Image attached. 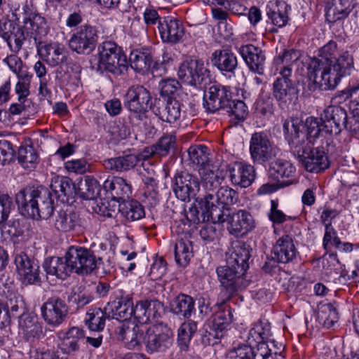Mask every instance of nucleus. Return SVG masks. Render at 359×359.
Segmentation results:
<instances>
[{
    "label": "nucleus",
    "mask_w": 359,
    "mask_h": 359,
    "mask_svg": "<svg viewBox=\"0 0 359 359\" xmlns=\"http://www.w3.org/2000/svg\"><path fill=\"white\" fill-rule=\"evenodd\" d=\"M279 74L273 83V95L280 108H288L298 100L299 81L288 67L283 69Z\"/></svg>",
    "instance_id": "1"
},
{
    "label": "nucleus",
    "mask_w": 359,
    "mask_h": 359,
    "mask_svg": "<svg viewBox=\"0 0 359 359\" xmlns=\"http://www.w3.org/2000/svg\"><path fill=\"white\" fill-rule=\"evenodd\" d=\"M245 272L228 264L217 268V274L222 287L219 294L222 304L249 285L250 281L245 277Z\"/></svg>",
    "instance_id": "2"
},
{
    "label": "nucleus",
    "mask_w": 359,
    "mask_h": 359,
    "mask_svg": "<svg viewBox=\"0 0 359 359\" xmlns=\"http://www.w3.org/2000/svg\"><path fill=\"white\" fill-rule=\"evenodd\" d=\"M98 68L114 75L124 74L128 69L126 55L120 47L111 41H105L98 46Z\"/></svg>",
    "instance_id": "3"
},
{
    "label": "nucleus",
    "mask_w": 359,
    "mask_h": 359,
    "mask_svg": "<svg viewBox=\"0 0 359 359\" xmlns=\"http://www.w3.org/2000/svg\"><path fill=\"white\" fill-rule=\"evenodd\" d=\"M307 89L310 92L334 90L338 82L332 74L331 67L323 65L320 60H311L308 67Z\"/></svg>",
    "instance_id": "4"
},
{
    "label": "nucleus",
    "mask_w": 359,
    "mask_h": 359,
    "mask_svg": "<svg viewBox=\"0 0 359 359\" xmlns=\"http://www.w3.org/2000/svg\"><path fill=\"white\" fill-rule=\"evenodd\" d=\"M172 332L163 323L150 326L144 334L143 344L147 353L164 352L172 344Z\"/></svg>",
    "instance_id": "5"
},
{
    "label": "nucleus",
    "mask_w": 359,
    "mask_h": 359,
    "mask_svg": "<svg viewBox=\"0 0 359 359\" xmlns=\"http://www.w3.org/2000/svg\"><path fill=\"white\" fill-rule=\"evenodd\" d=\"M320 116L325 133L337 135L343 128L354 133L358 130V126L352 125V121L348 120L346 109L341 106L330 105L324 109Z\"/></svg>",
    "instance_id": "6"
},
{
    "label": "nucleus",
    "mask_w": 359,
    "mask_h": 359,
    "mask_svg": "<svg viewBox=\"0 0 359 359\" xmlns=\"http://www.w3.org/2000/svg\"><path fill=\"white\" fill-rule=\"evenodd\" d=\"M177 74L183 83L196 88H203L210 80V71L198 60L184 61L179 67Z\"/></svg>",
    "instance_id": "7"
},
{
    "label": "nucleus",
    "mask_w": 359,
    "mask_h": 359,
    "mask_svg": "<svg viewBox=\"0 0 359 359\" xmlns=\"http://www.w3.org/2000/svg\"><path fill=\"white\" fill-rule=\"evenodd\" d=\"M125 107L138 120L147 118L148 108L151 105L149 91L142 86H133L128 88L125 95Z\"/></svg>",
    "instance_id": "8"
},
{
    "label": "nucleus",
    "mask_w": 359,
    "mask_h": 359,
    "mask_svg": "<svg viewBox=\"0 0 359 359\" xmlns=\"http://www.w3.org/2000/svg\"><path fill=\"white\" fill-rule=\"evenodd\" d=\"M98 32L95 26L90 24L81 25L69 41L70 49L78 54H90L96 48Z\"/></svg>",
    "instance_id": "9"
},
{
    "label": "nucleus",
    "mask_w": 359,
    "mask_h": 359,
    "mask_svg": "<svg viewBox=\"0 0 359 359\" xmlns=\"http://www.w3.org/2000/svg\"><path fill=\"white\" fill-rule=\"evenodd\" d=\"M250 154L255 163L264 164L276 156V147L270 135L264 131L256 132L250 140Z\"/></svg>",
    "instance_id": "10"
},
{
    "label": "nucleus",
    "mask_w": 359,
    "mask_h": 359,
    "mask_svg": "<svg viewBox=\"0 0 359 359\" xmlns=\"http://www.w3.org/2000/svg\"><path fill=\"white\" fill-rule=\"evenodd\" d=\"M299 149L298 154H292L306 171L318 173L329 167L327 156L323 151L313 148L308 143H304Z\"/></svg>",
    "instance_id": "11"
},
{
    "label": "nucleus",
    "mask_w": 359,
    "mask_h": 359,
    "mask_svg": "<svg viewBox=\"0 0 359 359\" xmlns=\"http://www.w3.org/2000/svg\"><path fill=\"white\" fill-rule=\"evenodd\" d=\"M66 253L72 272L79 275H87L97 267L95 256L89 249L71 246Z\"/></svg>",
    "instance_id": "12"
},
{
    "label": "nucleus",
    "mask_w": 359,
    "mask_h": 359,
    "mask_svg": "<svg viewBox=\"0 0 359 359\" xmlns=\"http://www.w3.org/2000/svg\"><path fill=\"white\" fill-rule=\"evenodd\" d=\"M232 97L233 93L229 86L214 83L204 93L203 106L206 111L210 113L228 109V104L232 102Z\"/></svg>",
    "instance_id": "13"
},
{
    "label": "nucleus",
    "mask_w": 359,
    "mask_h": 359,
    "mask_svg": "<svg viewBox=\"0 0 359 359\" xmlns=\"http://www.w3.org/2000/svg\"><path fill=\"white\" fill-rule=\"evenodd\" d=\"M41 316L49 325L56 327L62 323L68 313L65 302L58 297H51L41 307Z\"/></svg>",
    "instance_id": "14"
},
{
    "label": "nucleus",
    "mask_w": 359,
    "mask_h": 359,
    "mask_svg": "<svg viewBox=\"0 0 359 359\" xmlns=\"http://www.w3.org/2000/svg\"><path fill=\"white\" fill-rule=\"evenodd\" d=\"M198 178L187 172H180L174 177L173 191L177 198L182 201L196 196L199 191Z\"/></svg>",
    "instance_id": "15"
},
{
    "label": "nucleus",
    "mask_w": 359,
    "mask_h": 359,
    "mask_svg": "<svg viewBox=\"0 0 359 359\" xmlns=\"http://www.w3.org/2000/svg\"><path fill=\"white\" fill-rule=\"evenodd\" d=\"M158 29L163 42L175 44L181 41L184 35L182 23L172 16L163 17Z\"/></svg>",
    "instance_id": "16"
},
{
    "label": "nucleus",
    "mask_w": 359,
    "mask_h": 359,
    "mask_svg": "<svg viewBox=\"0 0 359 359\" xmlns=\"http://www.w3.org/2000/svg\"><path fill=\"white\" fill-rule=\"evenodd\" d=\"M211 201H214L213 193H208L204 199H201L198 203L201 210L202 222H205L210 219L213 224L225 222L230 217V214L226 213L229 210V208H222V205L217 206Z\"/></svg>",
    "instance_id": "17"
},
{
    "label": "nucleus",
    "mask_w": 359,
    "mask_h": 359,
    "mask_svg": "<svg viewBox=\"0 0 359 359\" xmlns=\"http://www.w3.org/2000/svg\"><path fill=\"white\" fill-rule=\"evenodd\" d=\"M255 228L252 215L245 210H239L230 215L228 229L231 235L241 237L248 234Z\"/></svg>",
    "instance_id": "18"
},
{
    "label": "nucleus",
    "mask_w": 359,
    "mask_h": 359,
    "mask_svg": "<svg viewBox=\"0 0 359 359\" xmlns=\"http://www.w3.org/2000/svg\"><path fill=\"white\" fill-rule=\"evenodd\" d=\"M301 121L297 118L289 117L283 123V131L292 153H299V147L306 143L305 137L300 130Z\"/></svg>",
    "instance_id": "19"
},
{
    "label": "nucleus",
    "mask_w": 359,
    "mask_h": 359,
    "mask_svg": "<svg viewBox=\"0 0 359 359\" xmlns=\"http://www.w3.org/2000/svg\"><path fill=\"white\" fill-rule=\"evenodd\" d=\"M239 53L250 70L258 74H263L265 68V52L261 48L252 44L243 45Z\"/></svg>",
    "instance_id": "20"
},
{
    "label": "nucleus",
    "mask_w": 359,
    "mask_h": 359,
    "mask_svg": "<svg viewBox=\"0 0 359 359\" xmlns=\"http://www.w3.org/2000/svg\"><path fill=\"white\" fill-rule=\"evenodd\" d=\"M14 262L18 274L22 277L23 283L35 284L40 281L38 263L31 260L25 253L17 254Z\"/></svg>",
    "instance_id": "21"
},
{
    "label": "nucleus",
    "mask_w": 359,
    "mask_h": 359,
    "mask_svg": "<svg viewBox=\"0 0 359 359\" xmlns=\"http://www.w3.org/2000/svg\"><path fill=\"white\" fill-rule=\"evenodd\" d=\"M36 47L41 58L52 67L57 66L67 60L66 48L57 42L45 43L39 41Z\"/></svg>",
    "instance_id": "22"
},
{
    "label": "nucleus",
    "mask_w": 359,
    "mask_h": 359,
    "mask_svg": "<svg viewBox=\"0 0 359 359\" xmlns=\"http://www.w3.org/2000/svg\"><path fill=\"white\" fill-rule=\"evenodd\" d=\"M227 171L233 184L246 188L251 185L255 178L254 166L241 162H234L228 165Z\"/></svg>",
    "instance_id": "23"
},
{
    "label": "nucleus",
    "mask_w": 359,
    "mask_h": 359,
    "mask_svg": "<svg viewBox=\"0 0 359 359\" xmlns=\"http://www.w3.org/2000/svg\"><path fill=\"white\" fill-rule=\"evenodd\" d=\"M53 226L60 233L79 231L82 226L79 215L72 210L57 211L53 218Z\"/></svg>",
    "instance_id": "24"
},
{
    "label": "nucleus",
    "mask_w": 359,
    "mask_h": 359,
    "mask_svg": "<svg viewBox=\"0 0 359 359\" xmlns=\"http://www.w3.org/2000/svg\"><path fill=\"white\" fill-rule=\"evenodd\" d=\"M250 246L245 242L236 241L226 255V264L240 269L241 271L248 269L250 257Z\"/></svg>",
    "instance_id": "25"
},
{
    "label": "nucleus",
    "mask_w": 359,
    "mask_h": 359,
    "mask_svg": "<svg viewBox=\"0 0 359 359\" xmlns=\"http://www.w3.org/2000/svg\"><path fill=\"white\" fill-rule=\"evenodd\" d=\"M212 65L222 74L226 73L234 74L238 67L236 55L229 49H219L215 50L210 57Z\"/></svg>",
    "instance_id": "26"
},
{
    "label": "nucleus",
    "mask_w": 359,
    "mask_h": 359,
    "mask_svg": "<svg viewBox=\"0 0 359 359\" xmlns=\"http://www.w3.org/2000/svg\"><path fill=\"white\" fill-rule=\"evenodd\" d=\"M129 61L130 67L135 72L142 74L149 72L151 67L158 68V63L154 62L151 50L147 48L133 50Z\"/></svg>",
    "instance_id": "27"
},
{
    "label": "nucleus",
    "mask_w": 359,
    "mask_h": 359,
    "mask_svg": "<svg viewBox=\"0 0 359 359\" xmlns=\"http://www.w3.org/2000/svg\"><path fill=\"white\" fill-rule=\"evenodd\" d=\"M133 303L128 297H121L106 306L108 318L128 322L133 316Z\"/></svg>",
    "instance_id": "28"
},
{
    "label": "nucleus",
    "mask_w": 359,
    "mask_h": 359,
    "mask_svg": "<svg viewBox=\"0 0 359 359\" xmlns=\"http://www.w3.org/2000/svg\"><path fill=\"white\" fill-rule=\"evenodd\" d=\"M354 8L353 0H329L325 4V16L330 22L346 18Z\"/></svg>",
    "instance_id": "29"
},
{
    "label": "nucleus",
    "mask_w": 359,
    "mask_h": 359,
    "mask_svg": "<svg viewBox=\"0 0 359 359\" xmlns=\"http://www.w3.org/2000/svg\"><path fill=\"white\" fill-rule=\"evenodd\" d=\"M297 249L292 238L283 235L273 247L272 259L278 263L286 264L292 262L296 257Z\"/></svg>",
    "instance_id": "30"
},
{
    "label": "nucleus",
    "mask_w": 359,
    "mask_h": 359,
    "mask_svg": "<svg viewBox=\"0 0 359 359\" xmlns=\"http://www.w3.org/2000/svg\"><path fill=\"white\" fill-rule=\"evenodd\" d=\"M20 212L27 218L36 219L38 212L36 208L35 188L27 187L19 191L15 196Z\"/></svg>",
    "instance_id": "31"
},
{
    "label": "nucleus",
    "mask_w": 359,
    "mask_h": 359,
    "mask_svg": "<svg viewBox=\"0 0 359 359\" xmlns=\"http://www.w3.org/2000/svg\"><path fill=\"white\" fill-rule=\"evenodd\" d=\"M35 202L38 212V217L35 219H47L53 215L54 201L48 189L43 187L35 188Z\"/></svg>",
    "instance_id": "32"
},
{
    "label": "nucleus",
    "mask_w": 359,
    "mask_h": 359,
    "mask_svg": "<svg viewBox=\"0 0 359 359\" xmlns=\"http://www.w3.org/2000/svg\"><path fill=\"white\" fill-rule=\"evenodd\" d=\"M68 262L66 253L63 258L51 257L46 259L43 267L47 275L64 280L72 273V268Z\"/></svg>",
    "instance_id": "33"
},
{
    "label": "nucleus",
    "mask_w": 359,
    "mask_h": 359,
    "mask_svg": "<svg viewBox=\"0 0 359 359\" xmlns=\"http://www.w3.org/2000/svg\"><path fill=\"white\" fill-rule=\"evenodd\" d=\"M119 337L123 341L129 348H134L143 343L144 336L142 325H138L133 322L124 323L120 330Z\"/></svg>",
    "instance_id": "34"
},
{
    "label": "nucleus",
    "mask_w": 359,
    "mask_h": 359,
    "mask_svg": "<svg viewBox=\"0 0 359 359\" xmlns=\"http://www.w3.org/2000/svg\"><path fill=\"white\" fill-rule=\"evenodd\" d=\"M19 332L27 341L39 338L43 334V327L37 319L29 313H22L18 320Z\"/></svg>",
    "instance_id": "35"
},
{
    "label": "nucleus",
    "mask_w": 359,
    "mask_h": 359,
    "mask_svg": "<svg viewBox=\"0 0 359 359\" xmlns=\"http://www.w3.org/2000/svg\"><path fill=\"white\" fill-rule=\"evenodd\" d=\"M50 187L57 198L63 202L68 201L69 198H73L76 194L75 184L67 177L59 175L54 177Z\"/></svg>",
    "instance_id": "36"
},
{
    "label": "nucleus",
    "mask_w": 359,
    "mask_h": 359,
    "mask_svg": "<svg viewBox=\"0 0 359 359\" xmlns=\"http://www.w3.org/2000/svg\"><path fill=\"white\" fill-rule=\"evenodd\" d=\"M103 189L111 194V198L116 201H125L131 194V187L122 177L107 179L103 184Z\"/></svg>",
    "instance_id": "37"
},
{
    "label": "nucleus",
    "mask_w": 359,
    "mask_h": 359,
    "mask_svg": "<svg viewBox=\"0 0 359 359\" xmlns=\"http://www.w3.org/2000/svg\"><path fill=\"white\" fill-rule=\"evenodd\" d=\"M85 339L83 331L76 327L70 328L66 333L59 348L64 354L74 355L79 351L81 342Z\"/></svg>",
    "instance_id": "38"
},
{
    "label": "nucleus",
    "mask_w": 359,
    "mask_h": 359,
    "mask_svg": "<svg viewBox=\"0 0 359 359\" xmlns=\"http://www.w3.org/2000/svg\"><path fill=\"white\" fill-rule=\"evenodd\" d=\"M194 299L189 295L180 293L170 303L171 312L184 318L191 317L195 311Z\"/></svg>",
    "instance_id": "39"
},
{
    "label": "nucleus",
    "mask_w": 359,
    "mask_h": 359,
    "mask_svg": "<svg viewBox=\"0 0 359 359\" xmlns=\"http://www.w3.org/2000/svg\"><path fill=\"white\" fill-rule=\"evenodd\" d=\"M102 163L106 170L113 172H126L137 165V157L135 154H127L105 159Z\"/></svg>",
    "instance_id": "40"
},
{
    "label": "nucleus",
    "mask_w": 359,
    "mask_h": 359,
    "mask_svg": "<svg viewBox=\"0 0 359 359\" xmlns=\"http://www.w3.org/2000/svg\"><path fill=\"white\" fill-rule=\"evenodd\" d=\"M26 35L33 38L36 43L38 40L46 36L48 32V26L45 18L37 13L30 20L22 25Z\"/></svg>",
    "instance_id": "41"
},
{
    "label": "nucleus",
    "mask_w": 359,
    "mask_h": 359,
    "mask_svg": "<svg viewBox=\"0 0 359 359\" xmlns=\"http://www.w3.org/2000/svg\"><path fill=\"white\" fill-rule=\"evenodd\" d=\"M331 69L332 75L339 83L342 77L351 74L353 69V56L348 51L343 52L333 61Z\"/></svg>",
    "instance_id": "42"
},
{
    "label": "nucleus",
    "mask_w": 359,
    "mask_h": 359,
    "mask_svg": "<svg viewBox=\"0 0 359 359\" xmlns=\"http://www.w3.org/2000/svg\"><path fill=\"white\" fill-rule=\"evenodd\" d=\"M287 5L285 2H270L266 7V15L271 23L278 27H283L288 21L287 14Z\"/></svg>",
    "instance_id": "43"
},
{
    "label": "nucleus",
    "mask_w": 359,
    "mask_h": 359,
    "mask_svg": "<svg viewBox=\"0 0 359 359\" xmlns=\"http://www.w3.org/2000/svg\"><path fill=\"white\" fill-rule=\"evenodd\" d=\"M296 168L290 161L284 159H276L269 165V176L273 180L280 181V178L290 177L295 173Z\"/></svg>",
    "instance_id": "44"
},
{
    "label": "nucleus",
    "mask_w": 359,
    "mask_h": 359,
    "mask_svg": "<svg viewBox=\"0 0 359 359\" xmlns=\"http://www.w3.org/2000/svg\"><path fill=\"white\" fill-rule=\"evenodd\" d=\"M13 15L15 20L25 25L26 22L36 15L37 10L34 6L32 0H21V3L14 2L12 4Z\"/></svg>",
    "instance_id": "45"
},
{
    "label": "nucleus",
    "mask_w": 359,
    "mask_h": 359,
    "mask_svg": "<svg viewBox=\"0 0 359 359\" xmlns=\"http://www.w3.org/2000/svg\"><path fill=\"white\" fill-rule=\"evenodd\" d=\"M189 160L194 165L199 166L201 170L209 166L210 149L205 145H192L188 149Z\"/></svg>",
    "instance_id": "46"
},
{
    "label": "nucleus",
    "mask_w": 359,
    "mask_h": 359,
    "mask_svg": "<svg viewBox=\"0 0 359 359\" xmlns=\"http://www.w3.org/2000/svg\"><path fill=\"white\" fill-rule=\"evenodd\" d=\"M201 175L204 187L209 191L218 189L224 178L222 171L210 165L202 169Z\"/></svg>",
    "instance_id": "47"
},
{
    "label": "nucleus",
    "mask_w": 359,
    "mask_h": 359,
    "mask_svg": "<svg viewBox=\"0 0 359 359\" xmlns=\"http://www.w3.org/2000/svg\"><path fill=\"white\" fill-rule=\"evenodd\" d=\"M182 106L176 99H168L163 108L159 109V118L163 121L175 123L181 117Z\"/></svg>",
    "instance_id": "48"
},
{
    "label": "nucleus",
    "mask_w": 359,
    "mask_h": 359,
    "mask_svg": "<svg viewBox=\"0 0 359 359\" xmlns=\"http://www.w3.org/2000/svg\"><path fill=\"white\" fill-rule=\"evenodd\" d=\"M94 299L91 292L84 286L80 285L73 288L67 297L68 303L76 309H80L90 304Z\"/></svg>",
    "instance_id": "49"
},
{
    "label": "nucleus",
    "mask_w": 359,
    "mask_h": 359,
    "mask_svg": "<svg viewBox=\"0 0 359 359\" xmlns=\"http://www.w3.org/2000/svg\"><path fill=\"white\" fill-rule=\"evenodd\" d=\"M233 313L229 306H224V308L217 312L212 316L210 321V325L220 334L224 335V330L227 326L233 321Z\"/></svg>",
    "instance_id": "50"
},
{
    "label": "nucleus",
    "mask_w": 359,
    "mask_h": 359,
    "mask_svg": "<svg viewBox=\"0 0 359 359\" xmlns=\"http://www.w3.org/2000/svg\"><path fill=\"white\" fill-rule=\"evenodd\" d=\"M118 210L128 222L137 221L145 216L143 206L137 201L123 202L119 205Z\"/></svg>",
    "instance_id": "51"
},
{
    "label": "nucleus",
    "mask_w": 359,
    "mask_h": 359,
    "mask_svg": "<svg viewBox=\"0 0 359 359\" xmlns=\"http://www.w3.org/2000/svg\"><path fill=\"white\" fill-rule=\"evenodd\" d=\"M271 336V323L266 320H260L250 329L247 341L253 345L254 341H267Z\"/></svg>",
    "instance_id": "52"
},
{
    "label": "nucleus",
    "mask_w": 359,
    "mask_h": 359,
    "mask_svg": "<svg viewBox=\"0 0 359 359\" xmlns=\"http://www.w3.org/2000/svg\"><path fill=\"white\" fill-rule=\"evenodd\" d=\"M228 107H229V109H224L223 111L230 117L229 122L231 124L236 126L246 118L248 110L243 101L232 98V102L229 103Z\"/></svg>",
    "instance_id": "53"
},
{
    "label": "nucleus",
    "mask_w": 359,
    "mask_h": 359,
    "mask_svg": "<svg viewBox=\"0 0 359 359\" xmlns=\"http://www.w3.org/2000/svg\"><path fill=\"white\" fill-rule=\"evenodd\" d=\"M193 256L191 242L188 239L180 238L175 245V257L177 263L185 266Z\"/></svg>",
    "instance_id": "54"
},
{
    "label": "nucleus",
    "mask_w": 359,
    "mask_h": 359,
    "mask_svg": "<svg viewBox=\"0 0 359 359\" xmlns=\"http://www.w3.org/2000/svg\"><path fill=\"white\" fill-rule=\"evenodd\" d=\"M305 126L306 128V143L313 144L315 141L320 137L322 133H325L324 124L323 123L322 116L316 118L309 116L306 119Z\"/></svg>",
    "instance_id": "55"
},
{
    "label": "nucleus",
    "mask_w": 359,
    "mask_h": 359,
    "mask_svg": "<svg viewBox=\"0 0 359 359\" xmlns=\"http://www.w3.org/2000/svg\"><path fill=\"white\" fill-rule=\"evenodd\" d=\"M106 318H107L106 307L104 311L100 308H95L89 310L86 313L85 322L90 330L100 331L104 327Z\"/></svg>",
    "instance_id": "56"
},
{
    "label": "nucleus",
    "mask_w": 359,
    "mask_h": 359,
    "mask_svg": "<svg viewBox=\"0 0 359 359\" xmlns=\"http://www.w3.org/2000/svg\"><path fill=\"white\" fill-rule=\"evenodd\" d=\"M79 189L83 198L94 200L100 196L102 189L95 177L89 175L86 176L84 182L81 183Z\"/></svg>",
    "instance_id": "57"
},
{
    "label": "nucleus",
    "mask_w": 359,
    "mask_h": 359,
    "mask_svg": "<svg viewBox=\"0 0 359 359\" xmlns=\"http://www.w3.org/2000/svg\"><path fill=\"white\" fill-rule=\"evenodd\" d=\"M18 162L25 168H35L39 162L38 154L32 146H21L18 151Z\"/></svg>",
    "instance_id": "58"
},
{
    "label": "nucleus",
    "mask_w": 359,
    "mask_h": 359,
    "mask_svg": "<svg viewBox=\"0 0 359 359\" xmlns=\"http://www.w3.org/2000/svg\"><path fill=\"white\" fill-rule=\"evenodd\" d=\"M155 146L156 154L166 156L176 149V136L172 133H165L158 140Z\"/></svg>",
    "instance_id": "59"
},
{
    "label": "nucleus",
    "mask_w": 359,
    "mask_h": 359,
    "mask_svg": "<svg viewBox=\"0 0 359 359\" xmlns=\"http://www.w3.org/2000/svg\"><path fill=\"white\" fill-rule=\"evenodd\" d=\"M213 195L215 201L222 205V208L235 204L238 198L237 192L227 186L219 187Z\"/></svg>",
    "instance_id": "60"
},
{
    "label": "nucleus",
    "mask_w": 359,
    "mask_h": 359,
    "mask_svg": "<svg viewBox=\"0 0 359 359\" xmlns=\"http://www.w3.org/2000/svg\"><path fill=\"white\" fill-rule=\"evenodd\" d=\"M318 320L325 327H332L338 320L337 309L330 303L322 305L318 309Z\"/></svg>",
    "instance_id": "61"
},
{
    "label": "nucleus",
    "mask_w": 359,
    "mask_h": 359,
    "mask_svg": "<svg viewBox=\"0 0 359 359\" xmlns=\"http://www.w3.org/2000/svg\"><path fill=\"white\" fill-rule=\"evenodd\" d=\"M337 44L334 41H330L318 52L319 58H313L312 60H320L323 65L331 67L333 61L337 58Z\"/></svg>",
    "instance_id": "62"
},
{
    "label": "nucleus",
    "mask_w": 359,
    "mask_h": 359,
    "mask_svg": "<svg viewBox=\"0 0 359 359\" xmlns=\"http://www.w3.org/2000/svg\"><path fill=\"white\" fill-rule=\"evenodd\" d=\"M8 39H3L6 41L9 47L10 50L13 53H18L23 45L24 41L26 39V32L23 26L18 28L15 32H11L8 30Z\"/></svg>",
    "instance_id": "63"
},
{
    "label": "nucleus",
    "mask_w": 359,
    "mask_h": 359,
    "mask_svg": "<svg viewBox=\"0 0 359 359\" xmlns=\"http://www.w3.org/2000/svg\"><path fill=\"white\" fill-rule=\"evenodd\" d=\"M161 95L167 97L168 99H176V95L181 90V85L174 79L161 80L158 86Z\"/></svg>",
    "instance_id": "64"
}]
</instances>
